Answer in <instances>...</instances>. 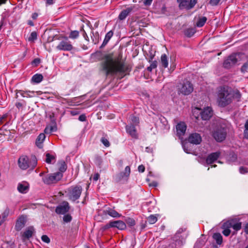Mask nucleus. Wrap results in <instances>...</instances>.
Masks as SVG:
<instances>
[{"instance_id": "1", "label": "nucleus", "mask_w": 248, "mask_h": 248, "mask_svg": "<svg viewBox=\"0 0 248 248\" xmlns=\"http://www.w3.org/2000/svg\"><path fill=\"white\" fill-rule=\"evenodd\" d=\"M101 65L102 70L105 72L106 76L117 73L126 74L130 71L129 66L125 64L122 60L121 53L117 57H114L112 53L106 55Z\"/></svg>"}, {"instance_id": "2", "label": "nucleus", "mask_w": 248, "mask_h": 248, "mask_svg": "<svg viewBox=\"0 0 248 248\" xmlns=\"http://www.w3.org/2000/svg\"><path fill=\"white\" fill-rule=\"evenodd\" d=\"M241 96L239 91L234 92L228 86L220 87L217 93L218 104L221 107H225L232 103L234 98L239 101Z\"/></svg>"}, {"instance_id": "3", "label": "nucleus", "mask_w": 248, "mask_h": 248, "mask_svg": "<svg viewBox=\"0 0 248 248\" xmlns=\"http://www.w3.org/2000/svg\"><path fill=\"white\" fill-rule=\"evenodd\" d=\"M18 164L19 167L23 170L28 168L32 170L37 165V160L35 156H31L30 158L27 156L22 155L18 159Z\"/></svg>"}, {"instance_id": "4", "label": "nucleus", "mask_w": 248, "mask_h": 248, "mask_svg": "<svg viewBox=\"0 0 248 248\" xmlns=\"http://www.w3.org/2000/svg\"><path fill=\"white\" fill-rule=\"evenodd\" d=\"M193 91V86L191 83L186 80L177 85V91L179 94L187 95Z\"/></svg>"}, {"instance_id": "5", "label": "nucleus", "mask_w": 248, "mask_h": 248, "mask_svg": "<svg viewBox=\"0 0 248 248\" xmlns=\"http://www.w3.org/2000/svg\"><path fill=\"white\" fill-rule=\"evenodd\" d=\"M62 176L63 174L62 172L50 173L46 175L43 178V181L45 184L50 185L57 183L62 179Z\"/></svg>"}, {"instance_id": "6", "label": "nucleus", "mask_w": 248, "mask_h": 248, "mask_svg": "<svg viewBox=\"0 0 248 248\" xmlns=\"http://www.w3.org/2000/svg\"><path fill=\"white\" fill-rule=\"evenodd\" d=\"M82 191L81 186H71L68 189V197L70 200L74 202L79 199Z\"/></svg>"}, {"instance_id": "7", "label": "nucleus", "mask_w": 248, "mask_h": 248, "mask_svg": "<svg viewBox=\"0 0 248 248\" xmlns=\"http://www.w3.org/2000/svg\"><path fill=\"white\" fill-rule=\"evenodd\" d=\"M241 53H234L230 55L223 62V66L225 68H230L234 66L239 61Z\"/></svg>"}, {"instance_id": "8", "label": "nucleus", "mask_w": 248, "mask_h": 248, "mask_svg": "<svg viewBox=\"0 0 248 248\" xmlns=\"http://www.w3.org/2000/svg\"><path fill=\"white\" fill-rule=\"evenodd\" d=\"M177 1L181 10H189L195 6L198 0H177Z\"/></svg>"}, {"instance_id": "9", "label": "nucleus", "mask_w": 248, "mask_h": 248, "mask_svg": "<svg viewBox=\"0 0 248 248\" xmlns=\"http://www.w3.org/2000/svg\"><path fill=\"white\" fill-rule=\"evenodd\" d=\"M226 129L223 127L217 128L213 133V136L217 142H221L224 140L226 137Z\"/></svg>"}, {"instance_id": "10", "label": "nucleus", "mask_w": 248, "mask_h": 248, "mask_svg": "<svg viewBox=\"0 0 248 248\" xmlns=\"http://www.w3.org/2000/svg\"><path fill=\"white\" fill-rule=\"evenodd\" d=\"M56 48L59 50L71 51L73 49V46L67 37H64L56 46Z\"/></svg>"}, {"instance_id": "11", "label": "nucleus", "mask_w": 248, "mask_h": 248, "mask_svg": "<svg viewBox=\"0 0 248 248\" xmlns=\"http://www.w3.org/2000/svg\"><path fill=\"white\" fill-rule=\"evenodd\" d=\"M69 209L70 206L68 202L64 201L56 207L55 212L58 214H64L69 211Z\"/></svg>"}, {"instance_id": "12", "label": "nucleus", "mask_w": 248, "mask_h": 248, "mask_svg": "<svg viewBox=\"0 0 248 248\" xmlns=\"http://www.w3.org/2000/svg\"><path fill=\"white\" fill-rule=\"evenodd\" d=\"M202 139L200 134L194 133L191 134L188 138V141L193 144H199L202 142Z\"/></svg>"}, {"instance_id": "13", "label": "nucleus", "mask_w": 248, "mask_h": 248, "mask_svg": "<svg viewBox=\"0 0 248 248\" xmlns=\"http://www.w3.org/2000/svg\"><path fill=\"white\" fill-rule=\"evenodd\" d=\"M126 132L134 139L138 138V134L137 133L135 126L131 124L127 125L125 126Z\"/></svg>"}, {"instance_id": "14", "label": "nucleus", "mask_w": 248, "mask_h": 248, "mask_svg": "<svg viewBox=\"0 0 248 248\" xmlns=\"http://www.w3.org/2000/svg\"><path fill=\"white\" fill-rule=\"evenodd\" d=\"M177 136L180 138L185 134L186 125L184 122L178 123L176 126Z\"/></svg>"}, {"instance_id": "15", "label": "nucleus", "mask_w": 248, "mask_h": 248, "mask_svg": "<svg viewBox=\"0 0 248 248\" xmlns=\"http://www.w3.org/2000/svg\"><path fill=\"white\" fill-rule=\"evenodd\" d=\"M202 118L203 120H209L213 115V111L212 108L207 107L203 109V110L201 112Z\"/></svg>"}, {"instance_id": "16", "label": "nucleus", "mask_w": 248, "mask_h": 248, "mask_svg": "<svg viewBox=\"0 0 248 248\" xmlns=\"http://www.w3.org/2000/svg\"><path fill=\"white\" fill-rule=\"evenodd\" d=\"M26 222V217L24 216H21L17 219L16 225L15 229L17 231H20L25 225Z\"/></svg>"}, {"instance_id": "17", "label": "nucleus", "mask_w": 248, "mask_h": 248, "mask_svg": "<svg viewBox=\"0 0 248 248\" xmlns=\"http://www.w3.org/2000/svg\"><path fill=\"white\" fill-rule=\"evenodd\" d=\"M221 153L220 152H216L209 154L206 159L207 164H211L215 162L219 157Z\"/></svg>"}, {"instance_id": "18", "label": "nucleus", "mask_w": 248, "mask_h": 248, "mask_svg": "<svg viewBox=\"0 0 248 248\" xmlns=\"http://www.w3.org/2000/svg\"><path fill=\"white\" fill-rule=\"evenodd\" d=\"M242 223L240 222L234 223V220L228 221L224 223L223 226H227L229 228H232L235 231H238L241 228Z\"/></svg>"}, {"instance_id": "19", "label": "nucleus", "mask_w": 248, "mask_h": 248, "mask_svg": "<svg viewBox=\"0 0 248 248\" xmlns=\"http://www.w3.org/2000/svg\"><path fill=\"white\" fill-rule=\"evenodd\" d=\"M34 232V228L32 226H30L26 228L22 235V239L25 241L26 239H29L32 236Z\"/></svg>"}, {"instance_id": "20", "label": "nucleus", "mask_w": 248, "mask_h": 248, "mask_svg": "<svg viewBox=\"0 0 248 248\" xmlns=\"http://www.w3.org/2000/svg\"><path fill=\"white\" fill-rule=\"evenodd\" d=\"M110 226L121 230L125 229L126 227L125 223L122 220L110 221Z\"/></svg>"}, {"instance_id": "21", "label": "nucleus", "mask_w": 248, "mask_h": 248, "mask_svg": "<svg viewBox=\"0 0 248 248\" xmlns=\"http://www.w3.org/2000/svg\"><path fill=\"white\" fill-rule=\"evenodd\" d=\"M17 93H19L23 97H33L35 96V92L34 91H29V90H26V91H23V90H19L17 91V93H16V97L17 98L18 96Z\"/></svg>"}, {"instance_id": "22", "label": "nucleus", "mask_w": 248, "mask_h": 248, "mask_svg": "<svg viewBox=\"0 0 248 248\" xmlns=\"http://www.w3.org/2000/svg\"><path fill=\"white\" fill-rule=\"evenodd\" d=\"M104 212L105 214L108 215L113 217H120L121 216V215L115 211L114 208H111L110 207L107 208L104 211Z\"/></svg>"}, {"instance_id": "23", "label": "nucleus", "mask_w": 248, "mask_h": 248, "mask_svg": "<svg viewBox=\"0 0 248 248\" xmlns=\"http://www.w3.org/2000/svg\"><path fill=\"white\" fill-rule=\"evenodd\" d=\"M17 189L20 193H26L29 189V184L26 182L20 183L18 185Z\"/></svg>"}, {"instance_id": "24", "label": "nucleus", "mask_w": 248, "mask_h": 248, "mask_svg": "<svg viewBox=\"0 0 248 248\" xmlns=\"http://www.w3.org/2000/svg\"><path fill=\"white\" fill-rule=\"evenodd\" d=\"M132 9L131 8H128L125 10H123L119 15V19L120 20L124 19L126 16L129 14L132 11Z\"/></svg>"}, {"instance_id": "25", "label": "nucleus", "mask_w": 248, "mask_h": 248, "mask_svg": "<svg viewBox=\"0 0 248 248\" xmlns=\"http://www.w3.org/2000/svg\"><path fill=\"white\" fill-rule=\"evenodd\" d=\"M46 136L44 134L41 133L39 135L36 140V145H37V147H38L39 148L42 147V143L43 142Z\"/></svg>"}, {"instance_id": "26", "label": "nucleus", "mask_w": 248, "mask_h": 248, "mask_svg": "<svg viewBox=\"0 0 248 248\" xmlns=\"http://www.w3.org/2000/svg\"><path fill=\"white\" fill-rule=\"evenodd\" d=\"M113 35V32L112 31H108L105 35V39L103 41V42L101 46V47H103L105 46L108 42L110 38Z\"/></svg>"}, {"instance_id": "27", "label": "nucleus", "mask_w": 248, "mask_h": 248, "mask_svg": "<svg viewBox=\"0 0 248 248\" xmlns=\"http://www.w3.org/2000/svg\"><path fill=\"white\" fill-rule=\"evenodd\" d=\"M58 167H59V172H62V174L63 172L66 171L67 169V165L65 162L63 160L59 161L58 162Z\"/></svg>"}, {"instance_id": "28", "label": "nucleus", "mask_w": 248, "mask_h": 248, "mask_svg": "<svg viewBox=\"0 0 248 248\" xmlns=\"http://www.w3.org/2000/svg\"><path fill=\"white\" fill-rule=\"evenodd\" d=\"M213 238L216 241L217 245H221L222 243V236L219 233H215L213 234Z\"/></svg>"}, {"instance_id": "29", "label": "nucleus", "mask_w": 248, "mask_h": 248, "mask_svg": "<svg viewBox=\"0 0 248 248\" xmlns=\"http://www.w3.org/2000/svg\"><path fill=\"white\" fill-rule=\"evenodd\" d=\"M43 79V76L41 74H35L32 77V81L36 83L41 82Z\"/></svg>"}, {"instance_id": "30", "label": "nucleus", "mask_w": 248, "mask_h": 248, "mask_svg": "<svg viewBox=\"0 0 248 248\" xmlns=\"http://www.w3.org/2000/svg\"><path fill=\"white\" fill-rule=\"evenodd\" d=\"M161 63L162 66L166 68L168 66V60L166 54H163L162 55L161 57Z\"/></svg>"}, {"instance_id": "31", "label": "nucleus", "mask_w": 248, "mask_h": 248, "mask_svg": "<svg viewBox=\"0 0 248 248\" xmlns=\"http://www.w3.org/2000/svg\"><path fill=\"white\" fill-rule=\"evenodd\" d=\"M206 21L207 18L206 17H201L199 18V20L197 22L196 25L198 27H202L204 25Z\"/></svg>"}, {"instance_id": "32", "label": "nucleus", "mask_w": 248, "mask_h": 248, "mask_svg": "<svg viewBox=\"0 0 248 248\" xmlns=\"http://www.w3.org/2000/svg\"><path fill=\"white\" fill-rule=\"evenodd\" d=\"M92 35L91 36V38L93 40V42L94 44H96L99 42V36L98 32H95V33L92 32Z\"/></svg>"}, {"instance_id": "33", "label": "nucleus", "mask_w": 248, "mask_h": 248, "mask_svg": "<svg viewBox=\"0 0 248 248\" xmlns=\"http://www.w3.org/2000/svg\"><path fill=\"white\" fill-rule=\"evenodd\" d=\"M183 149L184 151L187 154H191L192 150L189 144L186 143H183L182 144Z\"/></svg>"}, {"instance_id": "34", "label": "nucleus", "mask_w": 248, "mask_h": 248, "mask_svg": "<svg viewBox=\"0 0 248 248\" xmlns=\"http://www.w3.org/2000/svg\"><path fill=\"white\" fill-rule=\"evenodd\" d=\"M157 220V218L154 215H151L147 218L148 222L151 224L155 223Z\"/></svg>"}, {"instance_id": "35", "label": "nucleus", "mask_w": 248, "mask_h": 248, "mask_svg": "<svg viewBox=\"0 0 248 248\" xmlns=\"http://www.w3.org/2000/svg\"><path fill=\"white\" fill-rule=\"evenodd\" d=\"M79 36V32L77 31H72L69 36V37L71 39H76Z\"/></svg>"}, {"instance_id": "36", "label": "nucleus", "mask_w": 248, "mask_h": 248, "mask_svg": "<svg viewBox=\"0 0 248 248\" xmlns=\"http://www.w3.org/2000/svg\"><path fill=\"white\" fill-rule=\"evenodd\" d=\"M37 35L35 31L32 32L30 36L28 38V41L29 42H33L34 40L37 39Z\"/></svg>"}, {"instance_id": "37", "label": "nucleus", "mask_w": 248, "mask_h": 248, "mask_svg": "<svg viewBox=\"0 0 248 248\" xmlns=\"http://www.w3.org/2000/svg\"><path fill=\"white\" fill-rule=\"evenodd\" d=\"M131 124L134 125H137L139 123V119L135 116L130 117Z\"/></svg>"}, {"instance_id": "38", "label": "nucleus", "mask_w": 248, "mask_h": 248, "mask_svg": "<svg viewBox=\"0 0 248 248\" xmlns=\"http://www.w3.org/2000/svg\"><path fill=\"white\" fill-rule=\"evenodd\" d=\"M55 156L50 155L49 154H46V162L47 163L50 164L51 163L52 161L55 160Z\"/></svg>"}, {"instance_id": "39", "label": "nucleus", "mask_w": 248, "mask_h": 248, "mask_svg": "<svg viewBox=\"0 0 248 248\" xmlns=\"http://www.w3.org/2000/svg\"><path fill=\"white\" fill-rule=\"evenodd\" d=\"M223 230L222 231V233L225 236H229L231 233V230L230 229V228L228 227L227 226H223Z\"/></svg>"}, {"instance_id": "40", "label": "nucleus", "mask_w": 248, "mask_h": 248, "mask_svg": "<svg viewBox=\"0 0 248 248\" xmlns=\"http://www.w3.org/2000/svg\"><path fill=\"white\" fill-rule=\"evenodd\" d=\"M195 32V30L194 29L190 28V29H188L186 30V32H185V34L187 36L190 37L192 36L194 34Z\"/></svg>"}, {"instance_id": "41", "label": "nucleus", "mask_w": 248, "mask_h": 248, "mask_svg": "<svg viewBox=\"0 0 248 248\" xmlns=\"http://www.w3.org/2000/svg\"><path fill=\"white\" fill-rule=\"evenodd\" d=\"M9 213V211L8 209H6L3 213L2 214V220L0 221V225H1V223L4 221L5 219L8 216Z\"/></svg>"}, {"instance_id": "42", "label": "nucleus", "mask_w": 248, "mask_h": 248, "mask_svg": "<svg viewBox=\"0 0 248 248\" xmlns=\"http://www.w3.org/2000/svg\"><path fill=\"white\" fill-rule=\"evenodd\" d=\"M101 142L106 146L109 147L110 145V143L108 140L105 137H103L101 139Z\"/></svg>"}, {"instance_id": "43", "label": "nucleus", "mask_w": 248, "mask_h": 248, "mask_svg": "<svg viewBox=\"0 0 248 248\" xmlns=\"http://www.w3.org/2000/svg\"><path fill=\"white\" fill-rule=\"evenodd\" d=\"M71 220L72 217L69 214L65 215L63 217V220L66 223L70 222Z\"/></svg>"}, {"instance_id": "44", "label": "nucleus", "mask_w": 248, "mask_h": 248, "mask_svg": "<svg viewBox=\"0 0 248 248\" xmlns=\"http://www.w3.org/2000/svg\"><path fill=\"white\" fill-rule=\"evenodd\" d=\"M239 172L241 174H244L248 172V167H240L239 168Z\"/></svg>"}, {"instance_id": "45", "label": "nucleus", "mask_w": 248, "mask_h": 248, "mask_svg": "<svg viewBox=\"0 0 248 248\" xmlns=\"http://www.w3.org/2000/svg\"><path fill=\"white\" fill-rule=\"evenodd\" d=\"M244 136L245 138L248 139V120H247L245 124Z\"/></svg>"}, {"instance_id": "46", "label": "nucleus", "mask_w": 248, "mask_h": 248, "mask_svg": "<svg viewBox=\"0 0 248 248\" xmlns=\"http://www.w3.org/2000/svg\"><path fill=\"white\" fill-rule=\"evenodd\" d=\"M156 66H157L156 62H154L151 64L150 66L147 68V70L148 71L151 72L152 70L153 69L155 68L156 67Z\"/></svg>"}, {"instance_id": "47", "label": "nucleus", "mask_w": 248, "mask_h": 248, "mask_svg": "<svg viewBox=\"0 0 248 248\" xmlns=\"http://www.w3.org/2000/svg\"><path fill=\"white\" fill-rule=\"evenodd\" d=\"M124 176H125L126 177L130 175V168L129 166H126L125 168L124 171L123 172Z\"/></svg>"}, {"instance_id": "48", "label": "nucleus", "mask_w": 248, "mask_h": 248, "mask_svg": "<svg viewBox=\"0 0 248 248\" xmlns=\"http://www.w3.org/2000/svg\"><path fill=\"white\" fill-rule=\"evenodd\" d=\"M42 240L46 243H49L50 241L49 238L46 235H43L41 237Z\"/></svg>"}, {"instance_id": "49", "label": "nucleus", "mask_w": 248, "mask_h": 248, "mask_svg": "<svg viewBox=\"0 0 248 248\" xmlns=\"http://www.w3.org/2000/svg\"><path fill=\"white\" fill-rule=\"evenodd\" d=\"M248 68V63H245L241 67V71L242 72H245L247 71Z\"/></svg>"}, {"instance_id": "50", "label": "nucleus", "mask_w": 248, "mask_h": 248, "mask_svg": "<svg viewBox=\"0 0 248 248\" xmlns=\"http://www.w3.org/2000/svg\"><path fill=\"white\" fill-rule=\"evenodd\" d=\"M7 116L8 115L6 113L0 117V125L3 123L4 120L7 117Z\"/></svg>"}, {"instance_id": "51", "label": "nucleus", "mask_w": 248, "mask_h": 248, "mask_svg": "<svg viewBox=\"0 0 248 248\" xmlns=\"http://www.w3.org/2000/svg\"><path fill=\"white\" fill-rule=\"evenodd\" d=\"M220 0H210V3L213 6H216L218 4Z\"/></svg>"}, {"instance_id": "52", "label": "nucleus", "mask_w": 248, "mask_h": 248, "mask_svg": "<svg viewBox=\"0 0 248 248\" xmlns=\"http://www.w3.org/2000/svg\"><path fill=\"white\" fill-rule=\"evenodd\" d=\"M78 120L81 122H84L86 120V116L85 114H81L78 117Z\"/></svg>"}, {"instance_id": "53", "label": "nucleus", "mask_w": 248, "mask_h": 248, "mask_svg": "<svg viewBox=\"0 0 248 248\" xmlns=\"http://www.w3.org/2000/svg\"><path fill=\"white\" fill-rule=\"evenodd\" d=\"M127 223L131 226H134L135 224V220L131 218H129Z\"/></svg>"}, {"instance_id": "54", "label": "nucleus", "mask_w": 248, "mask_h": 248, "mask_svg": "<svg viewBox=\"0 0 248 248\" xmlns=\"http://www.w3.org/2000/svg\"><path fill=\"white\" fill-rule=\"evenodd\" d=\"M138 170L139 172H143L145 170V167L143 165H140L138 167Z\"/></svg>"}, {"instance_id": "55", "label": "nucleus", "mask_w": 248, "mask_h": 248, "mask_svg": "<svg viewBox=\"0 0 248 248\" xmlns=\"http://www.w3.org/2000/svg\"><path fill=\"white\" fill-rule=\"evenodd\" d=\"M153 0H144L143 3L145 5H150L151 4Z\"/></svg>"}, {"instance_id": "56", "label": "nucleus", "mask_w": 248, "mask_h": 248, "mask_svg": "<svg viewBox=\"0 0 248 248\" xmlns=\"http://www.w3.org/2000/svg\"><path fill=\"white\" fill-rule=\"evenodd\" d=\"M78 111L77 110H72L70 111V114L72 116H75L78 114Z\"/></svg>"}, {"instance_id": "57", "label": "nucleus", "mask_w": 248, "mask_h": 248, "mask_svg": "<svg viewBox=\"0 0 248 248\" xmlns=\"http://www.w3.org/2000/svg\"><path fill=\"white\" fill-rule=\"evenodd\" d=\"M83 36L86 40H87L88 42L89 41V38L86 32L84 31H83Z\"/></svg>"}, {"instance_id": "58", "label": "nucleus", "mask_w": 248, "mask_h": 248, "mask_svg": "<svg viewBox=\"0 0 248 248\" xmlns=\"http://www.w3.org/2000/svg\"><path fill=\"white\" fill-rule=\"evenodd\" d=\"M99 178V174L98 173L95 174L93 176V180L94 181H97Z\"/></svg>"}, {"instance_id": "59", "label": "nucleus", "mask_w": 248, "mask_h": 248, "mask_svg": "<svg viewBox=\"0 0 248 248\" xmlns=\"http://www.w3.org/2000/svg\"><path fill=\"white\" fill-rule=\"evenodd\" d=\"M16 108H17L20 109V108H21L22 107L23 105L20 102H17L16 104Z\"/></svg>"}, {"instance_id": "60", "label": "nucleus", "mask_w": 248, "mask_h": 248, "mask_svg": "<svg viewBox=\"0 0 248 248\" xmlns=\"http://www.w3.org/2000/svg\"><path fill=\"white\" fill-rule=\"evenodd\" d=\"M46 2L47 5H51L54 3V0H46Z\"/></svg>"}, {"instance_id": "61", "label": "nucleus", "mask_w": 248, "mask_h": 248, "mask_svg": "<svg viewBox=\"0 0 248 248\" xmlns=\"http://www.w3.org/2000/svg\"><path fill=\"white\" fill-rule=\"evenodd\" d=\"M244 232L246 234H248V223L246 224L244 227Z\"/></svg>"}, {"instance_id": "62", "label": "nucleus", "mask_w": 248, "mask_h": 248, "mask_svg": "<svg viewBox=\"0 0 248 248\" xmlns=\"http://www.w3.org/2000/svg\"><path fill=\"white\" fill-rule=\"evenodd\" d=\"M38 14L36 13H34L32 14V16H31V17L32 18V19H36L37 17H38Z\"/></svg>"}, {"instance_id": "63", "label": "nucleus", "mask_w": 248, "mask_h": 248, "mask_svg": "<svg viewBox=\"0 0 248 248\" xmlns=\"http://www.w3.org/2000/svg\"><path fill=\"white\" fill-rule=\"evenodd\" d=\"M33 62L38 64L40 62V60L39 59L36 58L33 60Z\"/></svg>"}, {"instance_id": "64", "label": "nucleus", "mask_w": 248, "mask_h": 248, "mask_svg": "<svg viewBox=\"0 0 248 248\" xmlns=\"http://www.w3.org/2000/svg\"><path fill=\"white\" fill-rule=\"evenodd\" d=\"M113 227H112L111 226H110V222L106 224L105 226V229H108V228H113Z\"/></svg>"}]
</instances>
